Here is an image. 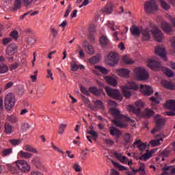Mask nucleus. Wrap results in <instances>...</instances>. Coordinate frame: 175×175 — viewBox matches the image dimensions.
Instances as JSON below:
<instances>
[{
	"label": "nucleus",
	"instance_id": "obj_1",
	"mask_svg": "<svg viewBox=\"0 0 175 175\" xmlns=\"http://www.w3.org/2000/svg\"><path fill=\"white\" fill-rule=\"evenodd\" d=\"M109 111L114 118V119L112 120V122H113L117 128H126L128 126L126 122H131V124L135 122V120L129 118V116L121 114V111L116 107H111Z\"/></svg>",
	"mask_w": 175,
	"mask_h": 175
},
{
	"label": "nucleus",
	"instance_id": "obj_2",
	"mask_svg": "<svg viewBox=\"0 0 175 175\" xmlns=\"http://www.w3.org/2000/svg\"><path fill=\"white\" fill-rule=\"evenodd\" d=\"M5 108L8 111H10L14 105H16V96L13 93H8L6 94L4 100Z\"/></svg>",
	"mask_w": 175,
	"mask_h": 175
},
{
	"label": "nucleus",
	"instance_id": "obj_3",
	"mask_svg": "<svg viewBox=\"0 0 175 175\" xmlns=\"http://www.w3.org/2000/svg\"><path fill=\"white\" fill-rule=\"evenodd\" d=\"M123 94L126 99H129L132 96V93L129 90H138L139 85L135 82H128L126 86H122L121 88Z\"/></svg>",
	"mask_w": 175,
	"mask_h": 175
},
{
	"label": "nucleus",
	"instance_id": "obj_4",
	"mask_svg": "<svg viewBox=\"0 0 175 175\" xmlns=\"http://www.w3.org/2000/svg\"><path fill=\"white\" fill-rule=\"evenodd\" d=\"M144 10L146 13L149 14H154L156 12H158V5L155 0H150L144 3Z\"/></svg>",
	"mask_w": 175,
	"mask_h": 175
},
{
	"label": "nucleus",
	"instance_id": "obj_5",
	"mask_svg": "<svg viewBox=\"0 0 175 175\" xmlns=\"http://www.w3.org/2000/svg\"><path fill=\"white\" fill-rule=\"evenodd\" d=\"M134 72L135 74L136 78L137 80L144 81L148 80L150 78V75H148V72L146 71V69L138 67L134 70Z\"/></svg>",
	"mask_w": 175,
	"mask_h": 175
},
{
	"label": "nucleus",
	"instance_id": "obj_6",
	"mask_svg": "<svg viewBox=\"0 0 175 175\" xmlns=\"http://www.w3.org/2000/svg\"><path fill=\"white\" fill-rule=\"evenodd\" d=\"M105 90L110 98L116 99V100H122V95L120 92V90L113 89L110 87H105Z\"/></svg>",
	"mask_w": 175,
	"mask_h": 175
},
{
	"label": "nucleus",
	"instance_id": "obj_7",
	"mask_svg": "<svg viewBox=\"0 0 175 175\" xmlns=\"http://www.w3.org/2000/svg\"><path fill=\"white\" fill-rule=\"evenodd\" d=\"M152 35L154 37L155 40L159 42V43L163 40L165 36H163V33L158 29L157 26H154L152 29L151 30Z\"/></svg>",
	"mask_w": 175,
	"mask_h": 175
},
{
	"label": "nucleus",
	"instance_id": "obj_8",
	"mask_svg": "<svg viewBox=\"0 0 175 175\" xmlns=\"http://www.w3.org/2000/svg\"><path fill=\"white\" fill-rule=\"evenodd\" d=\"M143 107V103L142 102H136L135 105H131L129 107V111L130 113H133L134 114H137V116H139L141 113L140 109Z\"/></svg>",
	"mask_w": 175,
	"mask_h": 175
},
{
	"label": "nucleus",
	"instance_id": "obj_9",
	"mask_svg": "<svg viewBox=\"0 0 175 175\" xmlns=\"http://www.w3.org/2000/svg\"><path fill=\"white\" fill-rule=\"evenodd\" d=\"M16 166L22 172H29V170L31 169V167H29V165H28V163H27L24 160L18 161L16 162Z\"/></svg>",
	"mask_w": 175,
	"mask_h": 175
},
{
	"label": "nucleus",
	"instance_id": "obj_10",
	"mask_svg": "<svg viewBox=\"0 0 175 175\" xmlns=\"http://www.w3.org/2000/svg\"><path fill=\"white\" fill-rule=\"evenodd\" d=\"M148 66L152 69V70H159V68H161V64L160 62L154 60V59H150L148 60Z\"/></svg>",
	"mask_w": 175,
	"mask_h": 175
},
{
	"label": "nucleus",
	"instance_id": "obj_11",
	"mask_svg": "<svg viewBox=\"0 0 175 175\" xmlns=\"http://www.w3.org/2000/svg\"><path fill=\"white\" fill-rule=\"evenodd\" d=\"M154 121L156 122V128H157V129H161V128L166 124L165 118L159 115H156L154 116Z\"/></svg>",
	"mask_w": 175,
	"mask_h": 175
},
{
	"label": "nucleus",
	"instance_id": "obj_12",
	"mask_svg": "<svg viewBox=\"0 0 175 175\" xmlns=\"http://www.w3.org/2000/svg\"><path fill=\"white\" fill-rule=\"evenodd\" d=\"M155 53L157 55L161 57V58H162L164 61H167V57H166V52L165 51V48L163 46H156Z\"/></svg>",
	"mask_w": 175,
	"mask_h": 175
},
{
	"label": "nucleus",
	"instance_id": "obj_13",
	"mask_svg": "<svg viewBox=\"0 0 175 175\" xmlns=\"http://www.w3.org/2000/svg\"><path fill=\"white\" fill-rule=\"evenodd\" d=\"M118 62V56L117 54L111 52L108 55V64L111 66L116 65Z\"/></svg>",
	"mask_w": 175,
	"mask_h": 175
},
{
	"label": "nucleus",
	"instance_id": "obj_14",
	"mask_svg": "<svg viewBox=\"0 0 175 175\" xmlns=\"http://www.w3.org/2000/svg\"><path fill=\"white\" fill-rule=\"evenodd\" d=\"M161 29L167 35H170L172 31H173V28L172 27L171 25L167 23L166 21H162L161 24Z\"/></svg>",
	"mask_w": 175,
	"mask_h": 175
},
{
	"label": "nucleus",
	"instance_id": "obj_15",
	"mask_svg": "<svg viewBox=\"0 0 175 175\" xmlns=\"http://www.w3.org/2000/svg\"><path fill=\"white\" fill-rule=\"evenodd\" d=\"M161 136H162L161 134L157 135L155 136L156 139L150 142V144L152 145V147L161 146V143L163 142V138L161 137Z\"/></svg>",
	"mask_w": 175,
	"mask_h": 175
},
{
	"label": "nucleus",
	"instance_id": "obj_16",
	"mask_svg": "<svg viewBox=\"0 0 175 175\" xmlns=\"http://www.w3.org/2000/svg\"><path fill=\"white\" fill-rule=\"evenodd\" d=\"M16 53H17V45L14 43L10 44L6 49V54L8 55H13Z\"/></svg>",
	"mask_w": 175,
	"mask_h": 175
},
{
	"label": "nucleus",
	"instance_id": "obj_17",
	"mask_svg": "<svg viewBox=\"0 0 175 175\" xmlns=\"http://www.w3.org/2000/svg\"><path fill=\"white\" fill-rule=\"evenodd\" d=\"M83 44L85 47V50L87 54L92 55V54L95 53V51L94 50V47L92 46V45L90 44L87 41H85Z\"/></svg>",
	"mask_w": 175,
	"mask_h": 175
},
{
	"label": "nucleus",
	"instance_id": "obj_18",
	"mask_svg": "<svg viewBox=\"0 0 175 175\" xmlns=\"http://www.w3.org/2000/svg\"><path fill=\"white\" fill-rule=\"evenodd\" d=\"M151 34L150 33V28L146 27L142 30V39L143 40H150Z\"/></svg>",
	"mask_w": 175,
	"mask_h": 175
},
{
	"label": "nucleus",
	"instance_id": "obj_19",
	"mask_svg": "<svg viewBox=\"0 0 175 175\" xmlns=\"http://www.w3.org/2000/svg\"><path fill=\"white\" fill-rule=\"evenodd\" d=\"M133 145H134V147L135 146H137V148H139L140 151H144L147 148V144H146L145 143H142L140 139L135 141L133 143Z\"/></svg>",
	"mask_w": 175,
	"mask_h": 175
},
{
	"label": "nucleus",
	"instance_id": "obj_20",
	"mask_svg": "<svg viewBox=\"0 0 175 175\" xmlns=\"http://www.w3.org/2000/svg\"><path fill=\"white\" fill-rule=\"evenodd\" d=\"M117 73L118 76H120V77H128V76H129V73H131V71L126 68H121L118 70Z\"/></svg>",
	"mask_w": 175,
	"mask_h": 175
},
{
	"label": "nucleus",
	"instance_id": "obj_21",
	"mask_svg": "<svg viewBox=\"0 0 175 175\" xmlns=\"http://www.w3.org/2000/svg\"><path fill=\"white\" fill-rule=\"evenodd\" d=\"M141 90H144L143 92L144 95L150 96L151 94H152V88L147 85L144 86V85H141Z\"/></svg>",
	"mask_w": 175,
	"mask_h": 175
},
{
	"label": "nucleus",
	"instance_id": "obj_22",
	"mask_svg": "<svg viewBox=\"0 0 175 175\" xmlns=\"http://www.w3.org/2000/svg\"><path fill=\"white\" fill-rule=\"evenodd\" d=\"M162 84L164 88L167 90H175V85L174 83L167 81H163Z\"/></svg>",
	"mask_w": 175,
	"mask_h": 175
},
{
	"label": "nucleus",
	"instance_id": "obj_23",
	"mask_svg": "<svg viewBox=\"0 0 175 175\" xmlns=\"http://www.w3.org/2000/svg\"><path fill=\"white\" fill-rule=\"evenodd\" d=\"M4 129L5 133L7 135H11V133H13L14 132V130L13 129V126L10 125V123L6 122L4 125Z\"/></svg>",
	"mask_w": 175,
	"mask_h": 175
},
{
	"label": "nucleus",
	"instance_id": "obj_24",
	"mask_svg": "<svg viewBox=\"0 0 175 175\" xmlns=\"http://www.w3.org/2000/svg\"><path fill=\"white\" fill-rule=\"evenodd\" d=\"M152 155V152L148 150H146V153L144 154L140 157H138L137 159H140V161H147V159H150Z\"/></svg>",
	"mask_w": 175,
	"mask_h": 175
},
{
	"label": "nucleus",
	"instance_id": "obj_25",
	"mask_svg": "<svg viewBox=\"0 0 175 175\" xmlns=\"http://www.w3.org/2000/svg\"><path fill=\"white\" fill-rule=\"evenodd\" d=\"M130 31L133 36H140V30L136 25H133L131 27Z\"/></svg>",
	"mask_w": 175,
	"mask_h": 175
},
{
	"label": "nucleus",
	"instance_id": "obj_26",
	"mask_svg": "<svg viewBox=\"0 0 175 175\" xmlns=\"http://www.w3.org/2000/svg\"><path fill=\"white\" fill-rule=\"evenodd\" d=\"M105 80H106V81L108 82L109 84L113 85V87H116V85H117V81L112 77H105Z\"/></svg>",
	"mask_w": 175,
	"mask_h": 175
},
{
	"label": "nucleus",
	"instance_id": "obj_27",
	"mask_svg": "<svg viewBox=\"0 0 175 175\" xmlns=\"http://www.w3.org/2000/svg\"><path fill=\"white\" fill-rule=\"evenodd\" d=\"M18 156L19 158H25V159H29V158L32 157V154L24 151H21L18 152Z\"/></svg>",
	"mask_w": 175,
	"mask_h": 175
},
{
	"label": "nucleus",
	"instance_id": "obj_28",
	"mask_svg": "<svg viewBox=\"0 0 175 175\" xmlns=\"http://www.w3.org/2000/svg\"><path fill=\"white\" fill-rule=\"evenodd\" d=\"M100 44H102V46H103V47H105L106 46H109V43H110V40H109L107 37L103 36L100 38Z\"/></svg>",
	"mask_w": 175,
	"mask_h": 175
},
{
	"label": "nucleus",
	"instance_id": "obj_29",
	"mask_svg": "<svg viewBox=\"0 0 175 175\" xmlns=\"http://www.w3.org/2000/svg\"><path fill=\"white\" fill-rule=\"evenodd\" d=\"M124 141V145L128 146V144H131L132 143V137H131V134L126 133L123 137Z\"/></svg>",
	"mask_w": 175,
	"mask_h": 175
},
{
	"label": "nucleus",
	"instance_id": "obj_30",
	"mask_svg": "<svg viewBox=\"0 0 175 175\" xmlns=\"http://www.w3.org/2000/svg\"><path fill=\"white\" fill-rule=\"evenodd\" d=\"M111 163L115 167L119 169V170H128V168L124 165H121V164L114 161L113 160H111Z\"/></svg>",
	"mask_w": 175,
	"mask_h": 175
},
{
	"label": "nucleus",
	"instance_id": "obj_31",
	"mask_svg": "<svg viewBox=\"0 0 175 175\" xmlns=\"http://www.w3.org/2000/svg\"><path fill=\"white\" fill-rule=\"evenodd\" d=\"M89 91L91 94H93V95H96V96L100 95V90L96 87H90Z\"/></svg>",
	"mask_w": 175,
	"mask_h": 175
},
{
	"label": "nucleus",
	"instance_id": "obj_32",
	"mask_svg": "<svg viewBox=\"0 0 175 175\" xmlns=\"http://www.w3.org/2000/svg\"><path fill=\"white\" fill-rule=\"evenodd\" d=\"M165 106L170 109L171 110H175V100H170L166 102Z\"/></svg>",
	"mask_w": 175,
	"mask_h": 175
},
{
	"label": "nucleus",
	"instance_id": "obj_33",
	"mask_svg": "<svg viewBox=\"0 0 175 175\" xmlns=\"http://www.w3.org/2000/svg\"><path fill=\"white\" fill-rule=\"evenodd\" d=\"M159 3L161 8H163L164 10H169V9H170V5H169V3H167V2H166V1L159 0Z\"/></svg>",
	"mask_w": 175,
	"mask_h": 175
},
{
	"label": "nucleus",
	"instance_id": "obj_34",
	"mask_svg": "<svg viewBox=\"0 0 175 175\" xmlns=\"http://www.w3.org/2000/svg\"><path fill=\"white\" fill-rule=\"evenodd\" d=\"M104 12L107 14H111L113 13V5L111 4H107L103 10Z\"/></svg>",
	"mask_w": 175,
	"mask_h": 175
},
{
	"label": "nucleus",
	"instance_id": "obj_35",
	"mask_svg": "<svg viewBox=\"0 0 175 175\" xmlns=\"http://www.w3.org/2000/svg\"><path fill=\"white\" fill-rule=\"evenodd\" d=\"M143 116L144 117H152L154 116V111L150 109H146L143 112Z\"/></svg>",
	"mask_w": 175,
	"mask_h": 175
},
{
	"label": "nucleus",
	"instance_id": "obj_36",
	"mask_svg": "<svg viewBox=\"0 0 175 175\" xmlns=\"http://www.w3.org/2000/svg\"><path fill=\"white\" fill-rule=\"evenodd\" d=\"M163 70L167 77H173L174 75V72L169 68H164Z\"/></svg>",
	"mask_w": 175,
	"mask_h": 175
},
{
	"label": "nucleus",
	"instance_id": "obj_37",
	"mask_svg": "<svg viewBox=\"0 0 175 175\" xmlns=\"http://www.w3.org/2000/svg\"><path fill=\"white\" fill-rule=\"evenodd\" d=\"M9 70V67L6 64H0V73L2 75L3 73H7Z\"/></svg>",
	"mask_w": 175,
	"mask_h": 175
},
{
	"label": "nucleus",
	"instance_id": "obj_38",
	"mask_svg": "<svg viewBox=\"0 0 175 175\" xmlns=\"http://www.w3.org/2000/svg\"><path fill=\"white\" fill-rule=\"evenodd\" d=\"M110 135L111 136H116L117 134L121 133V131L118 130L116 127H111L109 129Z\"/></svg>",
	"mask_w": 175,
	"mask_h": 175
},
{
	"label": "nucleus",
	"instance_id": "obj_39",
	"mask_svg": "<svg viewBox=\"0 0 175 175\" xmlns=\"http://www.w3.org/2000/svg\"><path fill=\"white\" fill-rule=\"evenodd\" d=\"M95 68L97 70H99V72H100L103 75H107V73H109V70L106 69L105 67H102L100 66H96Z\"/></svg>",
	"mask_w": 175,
	"mask_h": 175
},
{
	"label": "nucleus",
	"instance_id": "obj_40",
	"mask_svg": "<svg viewBox=\"0 0 175 175\" xmlns=\"http://www.w3.org/2000/svg\"><path fill=\"white\" fill-rule=\"evenodd\" d=\"M25 151H29V152H33L34 154H37L38 150L36 148H32V146L29 145H26L25 146Z\"/></svg>",
	"mask_w": 175,
	"mask_h": 175
},
{
	"label": "nucleus",
	"instance_id": "obj_41",
	"mask_svg": "<svg viewBox=\"0 0 175 175\" xmlns=\"http://www.w3.org/2000/svg\"><path fill=\"white\" fill-rule=\"evenodd\" d=\"M146 165L144 163H142L138 169V171L139 172V174L141 175H146Z\"/></svg>",
	"mask_w": 175,
	"mask_h": 175
},
{
	"label": "nucleus",
	"instance_id": "obj_42",
	"mask_svg": "<svg viewBox=\"0 0 175 175\" xmlns=\"http://www.w3.org/2000/svg\"><path fill=\"white\" fill-rule=\"evenodd\" d=\"M10 154H12V148L4 149L1 152L2 157H8Z\"/></svg>",
	"mask_w": 175,
	"mask_h": 175
},
{
	"label": "nucleus",
	"instance_id": "obj_43",
	"mask_svg": "<svg viewBox=\"0 0 175 175\" xmlns=\"http://www.w3.org/2000/svg\"><path fill=\"white\" fill-rule=\"evenodd\" d=\"M122 59L126 65H132L133 64V61L131 60L128 55L124 56Z\"/></svg>",
	"mask_w": 175,
	"mask_h": 175
},
{
	"label": "nucleus",
	"instance_id": "obj_44",
	"mask_svg": "<svg viewBox=\"0 0 175 175\" xmlns=\"http://www.w3.org/2000/svg\"><path fill=\"white\" fill-rule=\"evenodd\" d=\"M108 26L112 31H116V29H118V27L114 25V22L113 21H109L108 22Z\"/></svg>",
	"mask_w": 175,
	"mask_h": 175
},
{
	"label": "nucleus",
	"instance_id": "obj_45",
	"mask_svg": "<svg viewBox=\"0 0 175 175\" xmlns=\"http://www.w3.org/2000/svg\"><path fill=\"white\" fill-rule=\"evenodd\" d=\"M90 64H98L99 61V56H93L89 59Z\"/></svg>",
	"mask_w": 175,
	"mask_h": 175
},
{
	"label": "nucleus",
	"instance_id": "obj_46",
	"mask_svg": "<svg viewBox=\"0 0 175 175\" xmlns=\"http://www.w3.org/2000/svg\"><path fill=\"white\" fill-rule=\"evenodd\" d=\"M88 133L92 136L94 140H96V138L98 137V133H96L94 130H91V131H88Z\"/></svg>",
	"mask_w": 175,
	"mask_h": 175
},
{
	"label": "nucleus",
	"instance_id": "obj_47",
	"mask_svg": "<svg viewBox=\"0 0 175 175\" xmlns=\"http://www.w3.org/2000/svg\"><path fill=\"white\" fill-rule=\"evenodd\" d=\"M65 128H66V124H61L59 128L58 133L62 135L65 132Z\"/></svg>",
	"mask_w": 175,
	"mask_h": 175
},
{
	"label": "nucleus",
	"instance_id": "obj_48",
	"mask_svg": "<svg viewBox=\"0 0 175 175\" xmlns=\"http://www.w3.org/2000/svg\"><path fill=\"white\" fill-rule=\"evenodd\" d=\"M34 43H36V38H33V37H29L27 38V44L32 46Z\"/></svg>",
	"mask_w": 175,
	"mask_h": 175
},
{
	"label": "nucleus",
	"instance_id": "obj_49",
	"mask_svg": "<svg viewBox=\"0 0 175 175\" xmlns=\"http://www.w3.org/2000/svg\"><path fill=\"white\" fill-rule=\"evenodd\" d=\"M21 8V0H16L14 3V10H17Z\"/></svg>",
	"mask_w": 175,
	"mask_h": 175
},
{
	"label": "nucleus",
	"instance_id": "obj_50",
	"mask_svg": "<svg viewBox=\"0 0 175 175\" xmlns=\"http://www.w3.org/2000/svg\"><path fill=\"white\" fill-rule=\"evenodd\" d=\"M10 36L11 38H13V39L17 40L18 38V31H17L16 30L11 31Z\"/></svg>",
	"mask_w": 175,
	"mask_h": 175
},
{
	"label": "nucleus",
	"instance_id": "obj_51",
	"mask_svg": "<svg viewBox=\"0 0 175 175\" xmlns=\"http://www.w3.org/2000/svg\"><path fill=\"white\" fill-rule=\"evenodd\" d=\"M94 107L96 109H102V107H103V103L100 100H96L94 103Z\"/></svg>",
	"mask_w": 175,
	"mask_h": 175
},
{
	"label": "nucleus",
	"instance_id": "obj_52",
	"mask_svg": "<svg viewBox=\"0 0 175 175\" xmlns=\"http://www.w3.org/2000/svg\"><path fill=\"white\" fill-rule=\"evenodd\" d=\"M72 169H74V170H75V172H81L82 170L81 166L77 163L73 164Z\"/></svg>",
	"mask_w": 175,
	"mask_h": 175
},
{
	"label": "nucleus",
	"instance_id": "obj_53",
	"mask_svg": "<svg viewBox=\"0 0 175 175\" xmlns=\"http://www.w3.org/2000/svg\"><path fill=\"white\" fill-rule=\"evenodd\" d=\"M81 91L82 94H84V95H87L88 96H90V92L85 87H83L82 85H81Z\"/></svg>",
	"mask_w": 175,
	"mask_h": 175
},
{
	"label": "nucleus",
	"instance_id": "obj_54",
	"mask_svg": "<svg viewBox=\"0 0 175 175\" xmlns=\"http://www.w3.org/2000/svg\"><path fill=\"white\" fill-rule=\"evenodd\" d=\"M170 152H172V150L169 149H165L163 150L162 154L165 158H167L169 155H170Z\"/></svg>",
	"mask_w": 175,
	"mask_h": 175
},
{
	"label": "nucleus",
	"instance_id": "obj_55",
	"mask_svg": "<svg viewBox=\"0 0 175 175\" xmlns=\"http://www.w3.org/2000/svg\"><path fill=\"white\" fill-rule=\"evenodd\" d=\"M10 142L12 144V146H18V144L21 143V141L20 139H11L10 140Z\"/></svg>",
	"mask_w": 175,
	"mask_h": 175
},
{
	"label": "nucleus",
	"instance_id": "obj_56",
	"mask_svg": "<svg viewBox=\"0 0 175 175\" xmlns=\"http://www.w3.org/2000/svg\"><path fill=\"white\" fill-rule=\"evenodd\" d=\"M79 66L76 63L74 62L71 64V70H72V72H77Z\"/></svg>",
	"mask_w": 175,
	"mask_h": 175
},
{
	"label": "nucleus",
	"instance_id": "obj_57",
	"mask_svg": "<svg viewBox=\"0 0 175 175\" xmlns=\"http://www.w3.org/2000/svg\"><path fill=\"white\" fill-rule=\"evenodd\" d=\"M29 128H31V126L28 123H23L22 124V129H23V131H28Z\"/></svg>",
	"mask_w": 175,
	"mask_h": 175
},
{
	"label": "nucleus",
	"instance_id": "obj_58",
	"mask_svg": "<svg viewBox=\"0 0 175 175\" xmlns=\"http://www.w3.org/2000/svg\"><path fill=\"white\" fill-rule=\"evenodd\" d=\"M104 142L107 146H113V144H114V141L109 139H104Z\"/></svg>",
	"mask_w": 175,
	"mask_h": 175
},
{
	"label": "nucleus",
	"instance_id": "obj_59",
	"mask_svg": "<svg viewBox=\"0 0 175 175\" xmlns=\"http://www.w3.org/2000/svg\"><path fill=\"white\" fill-rule=\"evenodd\" d=\"M12 42V38H5L3 40V44L6 45L9 44Z\"/></svg>",
	"mask_w": 175,
	"mask_h": 175
},
{
	"label": "nucleus",
	"instance_id": "obj_60",
	"mask_svg": "<svg viewBox=\"0 0 175 175\" xmlns=\"http://www.w3.org/2000/svg\"><path fill=\"white\" fill-rule=\"evenodd\" d=\"M71 8H72V5H70L68 6V8L66 10V12L64 14V17H68V16H69V13H70V12H72Z\"/></svg>",
	"mask_w": 175,
	"mask_h": 175
},
{
	"label": "nucleus",
	"instance_id": "obj_61",
	"mask_svg": "<svg viewBox=\"0 0 175 175\" xmlns=\"http://www.w3.org/2000/svg\"><path fill=\"white\" fill-rule=\"evenodd\" d=\"M13 82L10 81L5 84V90H9V88H12L13 87Z\"/></svg>",
	"mask_w": 175,
	"mask_h": 175
},
{
	"label": "nucleus",
	"instance_id": "obj_62",
	"mask_svg": "<svg viewBox=\"0 0 175 175\" xmlns=\"http://www.w3.org/2000/svg\"><path fill=\"white\" fill-rule=\"evenodd\" d=\"M18 68V64L14 63L12 64L10 67V70H16Z\"/></svg>",
	"mask_w": 175,
	"mask_h": 175
},
{
	"label": "nucleus",
	"instance_id": "obj_63",
	"mask_svg": "<svg viewBox=\"0 0 175 175\" xmlns=\"http://www.w3.org/2000/svg\"><path fill=\"white\" fill-rule=\"evenodd\" d=\"M108 105H109V106H113V107H116L117 103H116V101L109 100H108Z\"/></svg>",
	"mask_w": 175,
	"mask_h": 175
},
{
	"label": "nucleus",
	"instance_id": "obj_64",
	"mask_svg": "<svg viewBox=\"0 0 175 175\" xmlns=\"http://www.w3.org/2000/svg\"><path fill=\"white\" fill-rule=\"evenodd\" d=\"M150 100L152 101L154 105H158V103H159V100L155 97H151Z\"/></svg>",
	"mask_w": 175,
	"mask_h": 175
}]
</instances>
